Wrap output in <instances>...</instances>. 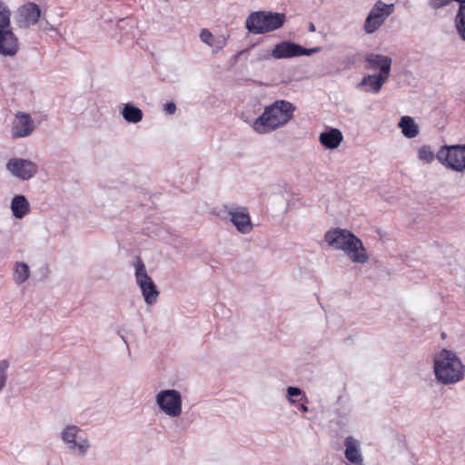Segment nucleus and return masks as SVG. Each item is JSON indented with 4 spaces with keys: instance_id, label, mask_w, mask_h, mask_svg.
Wrapping results in <instances>:
<instances>
[{
    "instance_id": "obj_1",
    "label": "nucleus",
    "mask_w": 465,
    "mask_h": 465,
    "mask_svg": "<svg viewBox=\"0 0 465 465\" xmlns=\"http://www.w3.org/2000/svg\"><path fill=\"white\" fill-rule=\"evenodd\" d=\"M295 110V105L291 102L276 100L266 105L261 115L246 122L255 133L267 134L284 127L293 118Z\"/></svg>"
},
{
    "instance_id": "obj_2",
    "label": "nucleus",
    "mask_w": 465,
    "mask_h": 465,
    "mask_svg": "<svg viewBox=\"0 0 465 465\" xmlns=\"http://www.w3.org/2000/svg\"><path fill=\"white\" fill-rule=\"evenodd\" d=\"M433 373L440 384H456L465 377V365L455 351L442 349L433 357Z\"/></svg>"
},
{
    "instance_id": "obj_3",
    "label": "nucleus",
    "mask_w": 465,
    "mask_h": 465,
    "mask_svg": "<svg viewBox=\"0 0 465 465\" xmlns=\"http://www.w3.org/2000/svg\"><path fill=\"white\" fill-rule=\"evenodd\" d=\"M285 22L286 15L283 13L255 11L246 18L245 27L253 35H262L281 28Z\"/></svg>"
},
{
    "instance_id": "obj_4",
    "label": "nucleus",
    "mask_w": 465,
    "mask_h": 465,
    "mask_svg": "<svg viewBox=\"0 0 465 465\" xmlns=\"http://www.w3.org/2000/svg\"><path fill=\"white\" fill-rule=\"evenodd\" d=\"M135 282L138 285L143 300L147 305H153L157 302L159 291L153 279L147 274L144 262L137 258L134 264Z\"/></svg>"
},
{
    "instance_id": "obj_5",
    "label": "nucleus",
    "mask_w": 465,
    "mask_h": 465,
    "mask_svg": "<svg viewBox=\"0 0 465 465\" xmlns=\"http://www.w3.org/2000/svg\"><path fill=\"white\" fill-rule=\"evenodd\" d=\"M436 158L446 168L462 173L465 171V144L442 145Z\"/></svg>"
},
{
    "instance_id": "obj_6",
    "label": "nucleus",
    "mask_w": 465,
    "mask_h": 465,
    "mask_svg": "<svg viewBox=\"0 0 465 465\" xmlns=\"http://www.w3.org/2000/svg\"><path fill=\"white\" fill-rule=\"evenodd\" d=\"M61 440L66 448L80 457H84L89 449L88 438L82 434V430L76 425H67L61 431Z\"/></svg>"
},
{
    "instance_id": "obj_7",
    "label": "nucleus",
    "mask_w": 465,
    "mask_h": 465,
    "mask_svg": "<svg viewBox=\"0 0 465 465\" xmlns=\"http://www.w3.org/2000/svg\"><path fill=\"white\" fill-rule=\"evenodd\" d=\"M158 408L170 418H177L183 411L181 392L175 389L162 390L155 395Z\"/></svg>"
},
{
    "instance_id": "obj_8",
    "label": "nucleus",
    "mask_w": 465,
    "mask_h": 465,
    "mask_svg": "<svg viewBox=\"0 0 465 465\" xmlns=\"http://www.w3.org/2000/svg\"><path fill=\"white\" fill-rule=\"evenodd\" d=\"M393 12V4L388 5L381 0L377 1L365 19L364 31L367 34L375 33Z\"/></svg>"
},
{
    "instance_id": "obj_9",
    "label": "nucleus",
    "mask_w": 465,
    "mask_h": 465,
    "mask_svg": "<svg viewBox=\"0 0 465 465\" xmlns=\"http://www.w3.org/2000/svg\"><path fill=\"white\" fill-rule=\"evenodd\" d=\"M321 47L305 48L292 41H282L274 45L271 56L274 59H289L302 55H312L321 51Z\"/></svg>"
},
{
    "instance_id": "obj_10",
    "label": "nucleus",
    "mask_w": 465,
    "mask_h": 465,
    "mask_svg": "<svg viewBox=\"0 0 465 465\" xmlns=\"http://www.w3.org/2000/svg\"><path fill=\"white\" fill-rule=\"evenodd\" d=\"M5 167L14 177L22 181L32 179L38 172L37 164L35 162L19 157L10 158Z\"/></svg>"
},
{
    "instance_id": "obj_11",
    "label": "nucleus",
    "mask_w": 465,
    "mask_h": 465,
    "mask_svg": "<svg viewBox=\"0 0 465 465\" xmlns=\"http://www.w3.org/2000/svg\"><path fill=\"white\" fill-rule=\"evenodd\" d=\"M223 208L230 216V222L239 232L248 234L252 231L253 225L246 207L224 205Z\"/></svg>"
},
{
    "instance_id": "obj_12",
    "label": "nucleus",
    "mask_w": 465,
    "mask_h": 465,
    "mask_svg": "<svg viewBox=\"0 0 465 465\" xmlns=\"http://www.w3.org/2000/svg\"><path fill=\"white\" fill-rule=\"evenodd\" d=\"M355 237L356 235L351 231L336 227L325 232L324 241L332 249L344 252Z\"/></svg>"
},
{
    "instance_id": "obj_13",
    "label": "nucleus",
    "mask_w": 465,
    "mask_h": 465,
    "mask_svg": "<svg viewBox=\"0 0 465 465\" xmlns=\"http://www.w3.org/2000/svg\"><path fill=\"white\" fill-rule=\"evenodd\" d=\"M35 129L31 115L25 112H17L15 114L11 126V136L14 139L25 138L33 134Z\"/></svg>"
},
{
    "instance_id": "obj_14",
    "label": "nucleus",
    "mask_w": 465,
    "mask_h": 465,
    "mask_svg": "<svg viewBox=\"0 0 465 465\" xmlns=\"http://www.w3.org/2000/svg\"><path fill=\"white\" fill-rule=\"evenodd\" d=\"M18 50V38L14 34L11 25H0V55L15 56Z\"/></svg>"
},
{
    "instance_id": "obj_15",
    "label": "nucleus",
    "mask_w": 465,
    "mask_h": 465,
    "mask_svg": "<svg viewBox=\"0 0 465 465\" xmlns=\"http://www.w3.org/2000/svg\"><path fill=\"white\" fill-rule=\"evenodd\" d=\"M40 15L39 6L35 3H27L19 9L18 25L22 28H28L38 22Z\"/></svg>"
},
{
    "instance_id": "obj_16",
    "label": "nucleus",
    "mask_w": 465,
    "mask_h": 465,
    "mask_svg": "<svg viewBox=\"0 0 465 465\" xmlns=\"http://www.w3.org/2000/svg\"><path fill=\"white\" fill-rule=\"evenodd\" d=\"M350 261L353 263L365 264L369 262L370 256L362 241L356 235L349 247L344 252Z\"/></svg>"
},
{
    "instance_id": "obj_17",
    "label": "nucleus",
    "mask_w": 465,
    "mask_h": 465,
    "mask_svg": "<svg viewBox=\"0 0 465 465\" xmlns=\"http://www.w3.org/2000/svg\"><path fill=\"white\" fill-rule=\"evenodd\" d=\"M350 261L353 263L365 264L369 262L370 256L362 241L356 235L349 247L344 252Z\"/></svg>"
},
{
    "instance_id": "obj_18",
    "label": "nucleus",
    "mask_w": 465,
    "mask_h": 465,
    "mask_svg": "<svg viewBox=\"0 0 465 465\" xmlns=\"http://www.w3.org/2000/svg\"><path fill=\"white\" fill-rule=\"evenodd\" d=\"M388 77L389 75H383L382 74H368L361 80L358 84V87L362 88L365 92L378 94Z\"/></svg>"
},
{
    "instance_id": "obj_19",
    "label": "nucleus",
    "mask_w": 465,
    "mask_h": 465,
    "mask_svg": "<svg viewBox=\"0 0 465 465\" xmlns=\"http://www.w3.org/2000/svg\"><path fill=\"white\" fill-rule=\"evenodd\" d=\"M368 67L371 70L380 69V74L390 75L391 58L389 56L369 54L365 57Z\"/></svg>"
},
{
    "instance_id": "obj_20",
    "label": "nucleus",
    "mask_w": 465,
    "mask_h": 465,
    "mask_svg": "<svg viewBox=\"0 0 465 465\" xmlns=\"http://www.w3.org/2000/svg\"><path fill=\"white\" fill-rule=\"evenodd\" d=\"M343 140L342 133L337 128H328L321 133L319 141L326 149H336L340 146Z\"/></svg>"
},
{
    "instance_id": "obj_21",
    "label": "nucleus",
    "mask_w": 465,
    "mask_h": 465,
    "mask_svg": "<svg viewBox=\"0 0 465 465\" xmlns=\"http://www.w3.org/2000/svg\"><path fill=\"white\" fill-rule=\"evenodd\" d=\"M12 214L16 219H22L30 213V203L23 194L13 197L10 204Z\"/></svg>"
},
{
    "instance_id": "obj_22",
    "label": "nucleus",
    "mask_w": 465,
    "mask_h": 465,
    "mask_svg": "<svg viewBox=\"0 0 465 465\" xmlns=\"http://www.w3.org/2000/svg\"><path fill=\"white\" fill-rule=\"evenodd\" d=\"M404 137L411 139L419 134V126L411 116H402L398 124Z\"/></svg>"
},
{
    "instance_id": "obj_23",
    "label": "nucleus",
    "mask_w": 465,
    "mask_h": 465,
    "mask_svg": "<svg viewBox=\"0 0 465 465\" xmlns=\"http://www.w3.org/2000/svg\"><path fill=\"white\" fill-rule=\"evenodd\" d=\"M345 457L348 460L356 464L363 461L357 441L351 437L345 440Z\"/></svg>"
},
{
    "instance_id": "obj_24",
    "label": "nucleus",
    "mask_w": 465,
    "mask_h": 465,
    "mask_svg": "<svg viewBox=\"0 0 465 465\" xmlns=\"http://www.w3.org/2000/svg\"><path fill=\"white\" fill-rule=\"evenodd\" d=\"M124 119L132 124H137L143 119V112L140 108L131 104H125L122 110Z\"/></svg>"
},
{
    "instance_id": "obj_25",
    "label": "nucleus",
    "mask_w": 465,
    "mask_h": 465,
    "mask_svg": "<svg viewBox=\"0 0 465 465\" xmlns=\"http://www.w3.org/2000/svg\"><path fill=\"white\" fill-rule=\"evenodd\" d=\"M30 276V270L28 265L23 262H16L15 263L13 280L14 282L20 285L25 282Z\"/></svg>"
},
{
    "instance_id": "obj_26",
    "label": "nucleus",
    "mask_w": 465,
    "mask_h": 465,
    "mask_svg": "<svg viewBox=\"0 0 465 465\" xmlns=\"http://www.w3.org/2000/svg\"><path fill=\"white\" fill-rule=\"evenodd\" d=\"M454 25L459 36L465 42V4L459 5L454 17Z\"/></svg>"
},
{
    "instance_id": "obj_27",
    "label": "nucleus",
    "mask_w": 465,
    "mask_h": 465,
    "mask_svg": "<svg viewBox=\"0 0 465 465\" xmlns=\"http://www.w3.org/2000/svg\"><path fill=\"white\" fill-rule=\"evenodd\" d=\"M417 157L424 163H431L436 158V154L430 145H422L418 150Z\"/></svg>"
},
{
    "instance_id": "obj_28",
    "label": "nucleus",
    "mask_w": 465,
    "mask_h": 465,
    "mask_svg": "<svg viewBox=\"0 0 465 465\" xmlns=\"http://www.w3.org/2000/svg\"><path fill=\"white\" fill-rule=\"evenodd\" d=\"M9 361L7 360L0 361V391H2L6 385Z\"/></svg>"
},
{
    "instance_id": "obj_29",
    "label": "nucleus",
    "mask_w": 465,
    "mask_h": 465,
    "mask_svg": "<svg viewBox=\"0 0 465 465\" xmlns=\"http://www.w3.org/2000/svg\"><path fill=\"white\" fill-rule=\"evenodd\" d=\"M286 391H287V400L289 401V402L291 404H294L297 401L295 400V398H297V397H302L304 400H307V398L304 395V393L302 392V391L298 387L290 386L287 388Z\"/></svg>"
},
{
    "instance_id": "obj_30",
    "label": "nucleus",
    "mask_w": 465,
    "mask_h": 465,
    "mask_svg": "<svg viewBox=\"0 0 465 465\" xmlns=\"http://www.w3.org/2000/svg\"><path fill=\"white\" fill-rule=\"evenodd\" d=\"M11 11L6 5L0 1V25H10Z\"/></svg>"
},
{
    "instance_id": "obj_31",
    "label": "nucleus",
    "mask_w": 465,
    "mask_h": 465,
    "mask_svg": "<svg viewBox=\"0 0 465 465\" xmlns=\"http://www.w3.org/2000/svg\"><path fill=\"white\" fill-rule=\"evenodd\" d=\"M201 41L209 46L213 44L214 35L208 29H203L200 33Z\"/></svg>"
},
{
    "instance_id": "obj_32",
    "label": "nucleus",
    "mask_w": 465,
    "mask_h": 465,
    "mask_svg": "<svg viewBox=\"0 0 465 465\" xmlns=\"http://www.w3.org/2000/svg\"><path fill=\"white\" fill-rule=\"evenodd\" d=\"M228 37L221 35L218 36H214L213 44L212 45V47H214L216 50H222L227 44Z\"/></svg>"
},
{
    "instance_id": "obj_33",
    "label": "nucleus",
    "mask_w": 465,
    "mask_h": 465,
    "mask_svg": "<svg viewBox=\"0 0 465 465\" xmlns=\"http://www.w3.org/2000/svg\"><path fill=\"white\" fill-rule=\"evenodd\" d=\"M163 111L166 114L172 115L176 112V104L173 102H168L164 104Z\"/></svg>"
},
{
    "instance_id": "obj_34",
    "label": "nucleus",
    "mask_w": 465,
    "mask_h": 465,
    "mask_svg": "<svg viewBox=\"0 0 465 465\" xmlns=\"http://www.w3.org/2000/svg\"><path fill=\"white\" fill-rule=\"evenodd\" d=\"M299 410H300L301 411H302V412H307V411H309V408H308L307 404H305V403H301V404L299 405Z\"/></svg>"
},
{
    "instance_id": "obj_35",
    "label": "nucleus",
    "mask_w": 465,
    "mask_h": 465,
    "mask_svg": "<svg viewBox=\"0 0 465 465\" xmlns=\"http://www.w3.org/2000/svg\"><path fill=\"white\" fill-rule=\"evenodd\" d=\"M310 29H311V31H312V32L315 30L314 25H313L312 24L311 25V28H310Z\"/></svg>"
},
{
    "instance_id": "obj_36",
    "label": "nucleus",
    "mask_w": 465,
    "mask_h": 465,
    "mask_svg": "<svg viewBox=\"0 0 465 465\" xmlns=\"http://www.w3.org/2000/svg\"><path fill=\"white\" fill-rule=\"evenodd\" d=\"M122 339H123V341H124L125 343H127V341H126V340H125V338H124V336H122Z\"/></svg>"
},
{
    "instance_id": "obj_37",
    "label": "nucleus",
    "mask_w": 465,
    "mask_h": 465,
    "mask_svg": "<svg viewBox=\"0 0 465 465\" xmlns=\"http://www.w3.org/2000/svg\"><path fill=\"white\" fill-rule=\"evenodd\" d=\"M358 465H363L362 462L361 463H359Z\"/></svg>"
}]
</instances>
